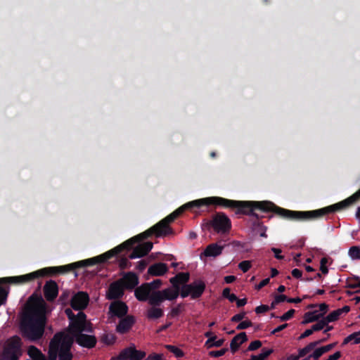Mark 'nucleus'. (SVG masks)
I'll list each match as a JSON object with an SVG mask.
<instances>
[{
  "label": "nucleus",
  "instance_id": "1",
  "mask_svg": "<svg viewBox=\"0 0 360 360\" xmlns=\"http://www.w3.org/2000/svg\"><path fill=\"white\" fill-rule=\"evenodd\" d=\"M175 219V216L171 213L146 231L124 241L121 245L115 247V248L98 256L75 262L76 266L77 268H80L88 266H93L96 264L105 263L108 259L122 252L124 250H130L133 248L136 243H140L141 240L146 239L153 235H155L156 237L159 238L165 237L172 234L173 233V230L169 226V224L174 221Z\"/></svg>",
  "mask_w": 360,
  "mask_h": 360
},
{
  "label": "nucleus",
  "instance_id": "2",
  "mask_svg": "<svg viewBox=\"0 0 360 360\" xmlns=\"http://www.w3.org/2000/svg\"><path fill=\"white\" fill-rule=\"evenodd\" d=\"M208 205H215L223 208L236 209V214H245L259 218L257 212L264 213L272 212L283 218V213L279 210L282 207L277 206L274 202L268 200H234L222 197L213 196L207 198Z\"/></svg>",
  "mask_w": 360,
  "mask_h": 360
},
{
  "label": "nucleus",
  "instance_id": "3",
  "mask_svg": "<svg viewBox=\"0 0 360 360\" xmlns=\"http://www.w3.org/2000/svg\"><path fill=\"white\" fill-rule=\"evenodd\" d=\"M46 324L44 307L38 305L31 306L25 311L21 317L20 329L23 338L36 342L42 338Z\"/></svg>",
  "mask_w": 360,
  "mask_h": 360
},
{
  "label": "nucleus",
  "instance_id": "4",
  "mask_svg": "<svg viewBox=\"0 0 360 360\" xmlns=\"http://www.w3.org/2000/svg\"><path fill=\"white\" fill-rule=\"evenodd\" d=\"M354 201L351 196L332 205L311 211H294L283 208V218L295 221H310L323 217L325 215L339 212L353 205Z\"/></svg>",
  "mask_w": 360,
  "mask_h": 360
},
{
  "label": "nucleus",
  "instance_id": "5",
  "mask_svg": "<svg viewBox=\"0 0 360 360\" xmlns=\"http://www.w3.org/2000/svg\"><path fill=\"white\" fill-rule=\"evenodd\" d=\"M73 343V337L65 331L56 333L49 342L48 360H72L71 349Z\"/></svg>",
  "mask_w": 360,
  "mask_h": 360
},
{
  "label": "nucleus",
  "instance_id": "6",
  "mask_svg": "<svg viewBox=\"0 0 360 360\" xmlns=\"http://www.w3.org/2000/svg\"><path fill=\"white\" fill-rule=\"evenodd\" d=\"M76 269L77 268L75 262L63 266L46 267L25 275L1 278H0V284L4 283L22 284L30 282L40 276L65 274Z\"/></svg>",
  "mask_w": 360,
  "mask_h": 360
},
{
  "label": "nucleus",
  "instance_id": "7",
  "mask_svg": "<svg viewBox=\"0 0 360 360\" xmlns=\"http://www.w3.org/2000/svg\"><path fill=\"white\" fill-rule=\"evenodd\" d=\"M65 313L70 320V324L65 331L70 336L75 337L82 332H93L92 324L86 320V315L83 311L75 314L72 309H66Z\"/></svg>",
  "mask_w": 360,
  "mask_h": 360
},
{
  "label": "nucleus",
  "instance_id": "8",
  "mask_svg": "<svg viewBox=\"0 0 360 360\" xmlns=\"http://www.w3.org/2000/svg\"><path fill=\"white\" fill-rule=\"evenodd\" d=\"M207 227H212L219 234H226L231 229V219L224 212H217L207 222Z\"/></svg>",
  "mask_w": 360,
  "mask_h": 360
},
{
  "label": "nucleus",
  "instance_id": "9",
  "mask_svg": "<svg viewBox=\"0 0 360 360\" xmlns=\"http://www.w3.org/2000/svg\"><path fill=\"white\" fill-rule=\"evenodd\" d=\"M205 288V283L202 281L197 280L190 284L184 285L181 288L180 295L183 298L190 295L191 299H198L202 296Z\"/></svg>",
  "mask_w": 360,
  "mask_h": 360
},
{
  "label": "nucleus",
  "instance_id": "10",
  "mask_svg": "<svg viewBox=\"0 0 360 360\" xmlns=\"http://www.w3.org/2000/svg\"><path fill=\"white\" fill-rule=\"evenodd\" d=\"M146 354L144 351L138 350L132 345L123 349L120 354L112 357V360H142L145 358Z\"/></svg>",
  "mask_w": 360,
  "mask_h": 360
},
{
  "label": "nucleus",
  "instance_id": "11",
  "mask_svg": "<svg viewBox=\"0 0 360 360\" xmlns=\"http://www.w3.org/2000/svg\"><path fill=\"white\" fill-rule=\"evenodd\" d=\"M21 355L20 340L17 336L13 337L4 351L5 360H18Z\"/></svg>",
  "mask_w": 360,
  "mask_h": 360
},
{
  "label": "nucleus",
  "instance_id": "12",
  "mask_svg": "<svg viewBox=\"0 0 360 360\" xmlns=\"http://www.w3.org/2000/svg\"><path fill=\"white\" fill-rule=\"evenodd\" d=\"M89 302V296L88 293L79 291L71 297L70 306L73 309L82 311L87 307Z\"/></svg>",
  "mask_w": 360,
  "mask_h": 360
},
{
  "label": "nucleus",
  "instance_id": "13",
  "mask_svg": "<svg viewBox=\"0 0 360 360\" xmlns=\"http://www.w3.org/2000/svg\"><path fill=\"white\" fill-rule=\"evenodd\" d=\"M128 310L126 303L120 300L112 302L109 307V314L120 319L127 316Z\"/></svg>",
  "mask_w": 360,
  "mask_h": 360
},
{
  "label": "nucleus",
  "instance_id": "14",
  "mask_svg": "<svg viewBox=\"0 0 360 360\" xmlns=\"http://www.w3.org/2000/svg\"><path fill=\"white\" fill-rule=\"evenodd\" d=\"M124 287L120 280L112 282L106 292V298L109 300H115L124 295Z\"/></svg>",
  "mask_w": 360,
  "mask_h": 360
},
{
  "label": "nucleus",
  "instance_id": "15",
  "mask_svg": "<svg viewBox=\"0 0 360 360\" xmlns=\"http://www.w3.org/2000/svg\"><path fill=\"white\" fill-rule=\"evenodd\" d=\"M136 323V319L132 315H127L120 318L118 324L116 326V331L120 334H126L132 328Z\"/></svg>",
  "mask_w": 360,
  "mask_h": 360
},
{
  "label": "nucleus",
  "instance_id": "16",
  "mask_svg": "<svg viewBox=\"0 0 360 360\" xmlns=\"http://www.w3.org/2000/svg\"><path fill=\"white\" fill-rule=\"evenodd\" d=\"M44 297L48 302H53L58 295V286L56 281L49 280L44 286Z\"/></svg>",
  "mask_w": 360,
  "mask_h": 360
},
{
  "label": "nucleus",
  "instance_id": "17",
  "mask_svg": "<svg viewBox=\"0 0 360 360\" xmlns=\"http://www.w3.org/2000/svg\"><path fill=\"white\" fill-rule=\"evenodd\" d=\"M153 246V243L150 241L140 243L133 249V251L130 253L129 257L130 259L143 257L151 250Z\"/></svg>",
  "mask_w": 360,
  "mask_h": 360
},
{
  "label": "nucleus",
  "instance_id": "18",
  "mask_svg": "<svg viewBox=\"0 0 360 360\" xmlns=\"http://www.w3.org/2000/svg\"><path fill=\"white\" fill-rule=\"evenodd\" d=\"M79 345L88 349L93 348L96 346L97 340L94 335H86L82 333L74 337V342Z\"/></svg>",
  "mask_w": 360,
  "mask_h": 360
},
{
  "label": "nucleus",
  "instance_id": "19",
  "mask_svg": "<svg viewBox=\"0 0 360 360\" xmlns=\"http://www.w3.org/2000/svg\"><path fill=\"white\" fill-rule=\"evenodd\" d=\"M120 281L124 289L132 290L138 285L139 277L135 273L129 271L126 273Z\"/></svg>",
  "mask_w": 360,
  "mask_h": 360
},
{
  "label": "nucleus",
  "instance_id": "20",
  "mask_svg": "<svg viewBox=\"0 0 360 360\" xmlns=\"http://www.w3.org/2000/svg\"><path fill=\"white\" fill-rule=\"evenodd\" d=\"M190 278L189 273L188 272H180L178 273L175 276L169 279L170 283L172 284L173 288L181 291L180 285H186Z\"/></svg>",
  "mask_w": 360,
  "mask_h": 360
},
{
  "label": "nucleus",
  "instance_id": "21",
  "mask_svg": "<svg viewBox=\"0 0 360 360\" xmlns=\"http://www.w3.org/2000/svg\"><path fill=\"white\" fill-rule=\"evenodd\" d=\"M224 248V245H219L217 243H211L206 247L200 257H202V255H204L207 257H216L222 253Z\"/></svg>",
  "mask_w": 360,
  "mask_h": 360
},
{
  "label": "nucleus",
  "instance_id": "22",
  "mask_svg": "<svg viewBox=\"0 0 360 360\" xmlns=\"http://www.w3.org/2000/svg\"><path fill=\"white\" fill-rule=\"evenodd\" d=\"M168 271V266L162 262L155 263L149 266L148 274L153 276H161Z\"/></svg>",
  "mask_w": 360,
  "mask_h": 360
},
{
  "label": "nucleus",
  "instance_id": "23",
  "mask_svg": "<svg viewBox=\"0 0 360 360\" xmlns=\"http://www.w3.org/2000/svg\"><path fill=\"white\" fill-rule=\"evenodd\" d=\"M248 340L247 335L245 332H241L236 335L231 341L230 349L234 354L240 347V346Z\"/></svg>",
  "mask_w": 360,
  "mask_h": 360
},
{
  "label": "nucleus",
  "instance_id": "24",
  "mask_svg": "<svg viewBox=\"0 0 360 360\" xmlns=\"http://www.w3.org/2000/svg\"><path fill=\"white\" fill-rule=\"evenodd\" d=\"M150 292V288L143 283L135 289L134 295L139 301L145 302L148 300Z\"/></svg>",
  "mask_w": 360,
  "mask_h": 360
},
{
  "label": "nucleus",
  "instance_id": "25",
  "mask_svg": "<svg viewBox=\"0 0 360 360\" xmlns=\"http://www.w3.org/2000/svg\"><path fill=\"white\" fill-rule=\"evenodd\" d=\"M321 317H323V314H319V311H317V310H314L313 311H308L304 314V319L302 321V323L307 324L309 323L317 321Z\"/></svg>",
  "mask_w": 360,
  "mask_h": 360
},
{
  "label": "nucleus",
  "instance_id": "26",
  "mask_svg": "<svg viewBox=\"0 0 360 360\" xmlns=\"http://www.w3.org/2000/svg\"><path fill=\"white\" fill-rule=\"evenodd\" d=\"M148 303L151 306L157 307L160 306L161 303L164 301V298L162 297V292L161 291H154L151 294H150L148 298Z\"/></svg>",
  "mask_w": 360,
  "mask_h": 360
},
{
  "label": "nucleus",
  "instance_id": "27",
  "mask_svg": "<svg viewBox=\"0 0 360 360\" xmlns=\"http://www.w3.org/2000/svg\"><path fill=\"white\" fill-rule=\"evenodd\" d=\"M164 315V311L162 309L153 306L149 308L146 312V316L150 320L158 319Z\"/></svg>",
  "mask_w": 360,
  "mask_h": 360
},
{
  "label": "nucleus",
  "instance_id": "28",
  "mask_svg": "<svg viewBox=\"0 0 360 360\" xmlns=\"http://www.w3.org/2000/svg\"><path fill=\"white\" fill-rule=\"evenodd\" d=\"M204 205L208 206L207 198L193 200L185 204V207H186V209L191 210L198 209Z\"/></svg>",
  "mask_w": 360,
  "mask_h": 360
},
{
  "label": "nucleus",
  "instance_id": "29",
  "mask_svg": "<svg viewBox=\"0 0 360 360\" xmlns=\"http://www.w3.org/2000/svg\"><path fill=\"white\" fill-rule=\"evenodd\" d=\"M180 292L177 289H172L170 288H166L161 291L162 292V297L164 298V300H175L179 295L180 294Z\"/></svg>",
  "mask_w": 360,
  "mask_h": 360
},
{
  "label": "nucleus",
  "instance_id": "30",
  "mask_svg": "<svg viewBox=\"0 0 360 360\" xmlns=\"http://www.w3.org/2000/svg\"><path fill=\"white\" fill-rule=\"evenodd\" d=\"M320 342L321 341L311 342L304 347L298 350V355L297 356H299V359L306 356L307 354L311 352L317 345H320Z\"/></svg>",
  "mask_w": 360,
  "mask_h": 360
},
{
  "label": "nucleus",
  "instance_id": "31",
  "mask_svg": "<svg viewBox=\"0 0 360 360\" xmlns=\"http://www.w3.org/2000/svg\"><path fill=\"white\" fill-rule=\"evenodd\" d=\"M28 354L33 360H45V357L41 352L35 346L30 347Z\"/></svg>",
  "mask_w": 360,
  "mask_h": 360
},
{
  "label": "nucleus",
  "instance_id": "32",
  "mask_svg": "<svg viewBox=\"0 0 360 360\" xmlns=\"http://www.w3.org/2000/svg\"><path fill=\"white\" fill-rule=\"evenodd\" d=\"M273 352V349H267L264 347L262 349L261 354L259 355H252L250 360H265Z\"/></svg>",
  "mask_w": 360,
  "mask_h": 360
},
{
  "label": "nucleus",
  "instance_id": "33",
  "mask_svg": "<svg viewBox=\"0 0 360 360\" xmlns=\"http://www.w3.org/2000/svg\"><path fill=\"white\" fill-rule=\"evenodd\" d=\"M259 218L255 217V221H253L252 224L255 228H259L261 230L260 236L263 238H266L267 235L266 233V231L267 229L266 226H264L262 222L260 221V219L263 218V216L259 214Z\"/></svg>",
  "mask_w": 360,
  "mask_h": 360
},
{
  "label": "nucleus",
  "instance_id": "34",
  "mask_svg": "<svg viewBox=\"0 0 360 360\" xmlns=\"http://www.w3.org/2000/svg\"><path fill=\"white\" fill-rule=\"evenodd\" d=\"M70 295H71L70 290H63L59 297V299H58L59 303L63 306H66L68 304H70Z\"/></svg>",
  "mask_w": 360,
  "mask_h": 360
},
{
  "label": "nucleus",
  "instance_id": "35",
  "mask_svg": "<svg viewBox=\"0 0 360 360\" xmlns=\"http://www.w3.org/2000/svg\"><path fill=\"white\" fill-rule=\"evenodd\" d=\"M216 339H217V336L216 335H214V336L210 338L206 341L205 345L208 348H210V347H219L222 346V345L224 344V339H219L218 340H216Z\"/></svg>",
  "mask_w": 360,
  "mask_h": 360
},
{
  "label": "nucleus",
  "instance_id": "36",
  "mask_svg": "<svg viewBox=\"0 0 360 360\" xmlns=\"http://www.w3.org/2000/svg\"><path fill=\"white\" fill-rule=\"evenodd\" d=\"M346 287L352 289L359 288V277L354 276L351 278H348Z\"/></svg>",
  "mask_w": 360,
  "mask_h": 360
},
{
  "label": "nucleus",
  "instance_id": "37",
  "mask_svg": "<svg viewBox=\"0 0 360 360\" xmlns=\"http://www.w3.org/2000/svg\"><path fill=\"white\" fill-rule=\"evenodd\" d=\"M348 254L352 259H360V246H352Z\"/></svg>",
  "mask_w": 360,
  "mask_h": 360
},
{
  "label": "nucleus",
  "instance_id": "38",
  "mask_svg": "<svg viewBox=\"0 0 360 360\" xmlns=\"http://www.w3.org/2000/svg\"><path fill=\"white\" fill-rule=\"evenodd\" d=\"M341 316L340 313V310L336 309L332 312H330L327 316H326L324 319L327 323L333 322L337 321L340 316Z\"/></svg>",
  "mask_w": 360,
  "mask_h": 360
},
{
  "label": "nucleus",
  "instance_id": "39",
  "mask_svg": "<svg viewBox=\"0 0 360 360\" xmlns=\"http://www.w3.org/2000/svg\"><path fill=\"white\" fill-rule=\"evenodd\" d=\"M222 296L228 299L231 302H233L237 300V296L235 294L231 293V290L229 288H226L223 290Z\"/></svg>",
  "mask_w": 360,
  "mask_h": 360
},
{
  "label": "nucleus",
  "instance_id": "40",
  "mask_svg": "<svg viewBox=\"0 0 360 360\" xmlns=\"http://www.w3.org/2000/svg\"><path fill=\"white\" fill-rule=\"evenodd\" d=\"M165 347L169 350L170 352L173 353L176 357H181L184 356V352L181 349L179 348L171 345H167Z\"/></svg>",
  "mask_w": 360,
  "mask_h": 360
},
{
  "label": "nucleus",
  "instance_id": "41",
  "mask_svg": "<svg viewBox=\"0 0 360 360\" xmlns=\"http://www.w3.org/2000/svg\"><path fill=\"white\" fill-rule=\"evenodd\" d=\"M327 322L325 319L323 318L321 320L319 321L316 324L313 325L311 328L313 332L319 331L324 328L326 326H327Z\"/></svg>",
  "mask_w": 360,
  "mask_h": 360
},
{
  "label": "nucleus",
  "instance_id": "42",
  "mask_svg": "<svg viewBox=\"0 0 360 360\" xmlns=\"http://www.w3.org/2000/svg\"><path fill=\"white\" fill-rule=\"evenodd\" d=\"M251 262L249 260H244L239 263L238 268L244 273L248 271L251 268Z\"/></svg>",
  "mask_w": 360,
  "mask_h": 360
},
{
  "label": "nucleus",
  "instance_id": "43",
  "mask_svg": "<svg viewBox=\"0 0 360 360\" xmlns=\"http://www.w3.org/2000/svg\"><path fill=\"white\" fill-rule=\"evenodd\" d=\"M146 285L150 288V291L158 289L162 285V281L160 279H155L150 283H146Z\"/></svg>",
  "mask_w": 360,
  "mask_h": 360
},
{
  "label": "nucleus",
  "instance_id": "44",
  "mask_svg": "<svg viewBox=\"0 0 360 360\" xmlns=\"http://www.w3.org/2000/svg\"><path fill=\"white\" fill-rule=\"evenodd\" d=\"M323 354L324 353L321 349V347H319L316 349L312 354H309L306 358L308 359V360H309L311 358H313L314 360H318Z\"/></svg>",
  "mask_w": 360,
  "mask_h": 360
},
{
  "label": "nucleus",
  "instance_id": "45",
  "mask_svg": "<svg viewBox=\"0 0 360 360\" xmlns=\"http://www.w3.org/2000/svg\"><path fill=\"white\" fill-rule=\"evenodd\" d=\"M295 313V310L291 309L288 310L287 312H285V314H283L281 316H280V319L281 321H288L293 317Z\"/></svg>",
  "mask_w": 360,
  "mask_h": 360
},
{
  "label": "nucleus",
  "instance_id": "46",
  "mask_svg": "<svg viewBox=\"0 0 360 360\" xmlns=\"http://www.w3.org/2000/svg\"><path fill=\"white\" fill-rule=\"evenodd\" d=\"M8 294V291L5 288L0 286V306L6 302Z\"/></svg>",
  "mask_w": 360,
  "mask_h": 360
},
{
  "label": "nucleus",
  "instance_id": "47",
  "mask_svg": "<svg viewBox=\"0 0 360 360\" xmlns=\"http://www.w3.org/2000/svg\"><path fill=\"white\" fill-rule=\"evenodd\" d=\"M262 345V343L260 340H255L252 341L248 346V351H255L259 348H260Z\"/></svg>",
  "mask_w": 360,
  "mask_h": 360
},
{
  "label": "nucleus",
  "instance_id": "48",
  "mask_svg": "<svg viewBox=\"0 0 360 360\" xmlns=\"http://www.w3.org/2000/svg\"><path fill=\"white\" fill-rule=\"evenodd\" d=\"M228 351L227 348H223L220 350L217 351H211L210 352V356L212 357H219L225 354V353Z\"/></svg>",
  "mask_w": 360,
  "mask_h": 360
},
{
  "label": "nucleus",
  "instance_id": "49",
  "mask_svg": "<svg viewBox=\"0 0 360 360\" xmlns=\"http://www.w3.org/2000/svg\"><path fill=\"white\" fill-rule=\"evenodd\" d=\"M252 323L251 321L250 320H248V321H242L240 322L237 326H236V329L237 330H243V329H246L250 326H252Z\"/></svg>",
  "mask_w": 360,
  "mask_h": 360
},
{
  "label": "nucleus",
  "instance_id": "50",
  "mask_svg": "<svg viewBox=\"0 0 360 360\" xmlns=\"http://www.w3.org/2000/svg\"><path fill=\"white\" fill-rule=\"evenodd\" d=\"M269 310H270L269 306L265 305V304H261V305L255 308V311L257 314H262V313H265V312L268 311Z\"/></svg>",
  "mask_w": 360,
  "mask_h": 360
},
{
  "label": "nucleus",
  "instance_id": "51",
  "mask_svg": "<svg viewBox=\"0 0 360 360\" xmlns=\"http://www.w3.org/2000/svg\"><path fill=\"white\" fill-rule=\"evenodd\" d=\"M271 251L274 253V257L277 259L282 260L284 259V256L281 255V253L282 252V250L281 249L276 248H271Z\"/></svg>",
  "mask_w": 360,
  "mask_h": 360
},
{
  "label": "nucleus",
  "instance_id": "52",
  "mask_svg": "<svg viewBox=\"0 0 360 360\" xmlns=\"http://www.w3.org/2000/svg\"><path fill=\"white\" fill-rule=\"evenodd\" d=\"M185 210H187V209L186 207H185L184 204L182 206L179 207L178 209H176L175 211H174L172 214L174 216H175V218L176 219L181 214H182Z\"/></svg>",
  "mask_w": 360,
  "mask_h": 360
},
{
  "label": "nucleus",
  "instance_id": "53",
  "mask_svg": "<svg viewBox=\"0 0 360 360\" xmlns=\"http://www.w3.org/2000/svg\"><path fill=\"white\" fill-rule=\"evenodd\" d=\"M185 210H187V209L186 207H185L184 204L182 206L179 207L178 209H176L175 211H174L172 214L174 216H175V218L176 219L181 214H182Z\"/></svg>",
  "mask_w": 360,
  "mask_h": 360
},
{
  "label": "nucleus",
  "instance_id": "54",
  "mask_svg": "<svg viewBox=\"0 0 360 360\" xmlns=\"http://www.w3.org/2000/svg\"><path fill=\"white\" fill-rule=\"evenodd\" d=\"M131 266V262L127 258H123L120 262V267L122 269H128Z\"/></svg>",
  "mask_w": 360,
  "mask_h": 360
},
{
  "label": "nucleus",
  "instance_id": "55",
  "mask_svg": "<svg viewBox=\"0 0 360 360\" xmlns=\"http://www.w3.org/2000/svg\"><path fill=\"white\" fill-rule=\"evenodd\" d=\"M245 316V312H241V313L237 314L234 315L233 316H232V318L231 319V321L232 322H239L244 319Z\"/></svg>",
  "mask_w": 360,
  "mask_h": 360
},
{
  "label": "nucleus",
  "instance_id": "56",
  "mask_svg": "<svg viewBox=\"0 0 360 360\" xmlns=\"http://www.w3.org/2000/svg\"><path fill=\"white\" fill-rule=\"evenodd\" d=\"M148 265V262L145 259H141L137 263L136 269L139 271H143Z\"/></svg>",
  "mask_w": 360,
  "mask_h": 360
},
{
  "label": "nucleus",
  "instance_id": "57",
  "mask_svg": "<svg viewBox=\"0 0 360 360\" xmlns=\"http://www.w3.org/2000/svg\"><path fill=\"white\" fill-rule=\"evenodd\" d=\"M181 304H179L177 307L173 308L171 310L170 314L172 316H177L181 311Z\"/></svg>",
  "mask_w": 360,
  "mask_h": 360
},
{
  "label": "nucleus",
  "instance_id": "58",
  "mask_svg": "<svg viewBox=\"0 0 360 360\" xmlns=\"http://www.w3.org/2000/svg\"><path fill=\"white\" fill-rule=\"evenodd\" d=\"M274 300L276 303H281L282 302L286 301L288 300V297L285 295H276L274 296Z\"/></svg>",
  "mask_w": 360,
  "mask_h": 360
},
{
  "label": "nucleus",
  "instance_id": "59",
  "mask_svg": "<svg viewBox=\"0 0 360 360\" xmlns=\"http://www.w3.org/2000/svg\"><path fill=\"white\" fill-rule=\"evenodd\" d=\"M269 281H270V278H266L263 279L258 285H256V289L257 290L262 289L263 287H264L267 284H269Z\"/></svg>",
  "mask_w": 360,
  "mask_h": 360
},
{
  "label": "nucleus",
  "instance_id": "60",
  "mask_svg": "<svg viewBox=\"0 0 360 360\" xmlns=\"http://www.w3.org/2000/svg\"><path fill=\"white\" fill-rule=\"evenodd\" d=\"M288 323H284V324H282L278 327H276L275 329H274L271 332V334L272 335H275L276 333H278V332H281L283 330H284L285 328H286L288 327Z\"/></svg>",
  "mask_w": 360,
  "mask_h": 360
},
{
  "label": "nucleus",
  "instance_id": "61",
  "mask_svg": "<svg viewBox=\"0 0 360 360\" xmlns=\"http://www.w3.org/2000/svg\"><path fill=\"white\" fill-rule=\"evenodd\" d=\"M337 342H333V343H331V344H329V345H325V346H323V347H321V349L323 350V353H326L329 351H330L332 349L334 348V347L336 345Z\"/></svg>",
  "mask_w": 360,
  "mask_h": 360
},
{
  "label": "nucleus",
  "instance_id": "62",
  "mask_svg": "<svg viewBox=\"0 0 360 360\" xmlns=\"http://www.w3.org/2000/svg\"><path fill=\"white\" fill-rule=\"evenodd\" d=\"M292 276L295 278H302V272L301 270L298 269H292Z\"/></svg>",
  "mask_w": 360,
  "mask_h": 360
},
{
  "label": "nucleus",
  "instance_id": "63",
  "mask_svg": "<svg viewBox=\"0 0 360 360\" xmlns=\"http://www.w3.org/2000/svg\"><path fill=\"white\" fill-rule=\"evenodd\" d=\"M354 339L353 344H359L360 343V330L358 332L353 333Z\"/></svg>",
  "mask_w": 360,
  "mask_h": 360
},
{
  "label": "nucleus",
  "instance_id": "64",
  "mask_svg": "<svg viewBox=\"0 0 360 360\" xmlns=\"http://www.w3.org/2000/svg\"><path fill=\"white\" fill-rule=\"evenodd\" d=\"M341 357V352H336L333 354L329 356L330 360H338Z\"/></svg>",
  "mask_w": 360,
  "mask_h": 360
}]
</instances>
